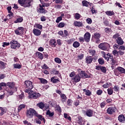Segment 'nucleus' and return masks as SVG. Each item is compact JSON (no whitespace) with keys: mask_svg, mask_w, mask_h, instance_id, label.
<instances>
[{"mask_svg":"<svg viewBox=\"0 0 125 125\" xmlns=\"http://www.w3.org/2000/svg\"><path fill=\"white\" fill-rule=\"evenodd\" d=\"M84 55L83 54H81V55H78L77 57H78V60H82V59H83V58Z\"/></svg>","mask_w":125,"mask_h":125,"instance_id":"49","label":"nucleus"},{"mask_svg":"<svg viewBox=\"0 0 125 125\" xmlns=\"http://www.w3.org/2000/svg\"><path fill=\"white\" fill-rule=\"evenodd\" d=\"M110 86L108 83H106L105 84L103 85V87L104 88H108Z\"/></svg>","mask_w":125,"mask_h":125,"instance_id":"56","label":"nucleus"},{"mask_svg":"<svg viewBox=\"0 0 125 125\" xmlns=\"http://www.w3.org/2000/svg\"><path fill=\"white\" fill-rule=\"evenodd\" d=\"M55 1L56 3H63V0H55Z\"/></svg>","mask_w":125,"mask_h":125,"instance_id":"61","label":"nucleus"},{"mask_svg":"<svg viewBox=\"0 0 125 125\" xmlns=\"http://www.w3.org/2000/svg\"><path fill=\"white\" fill-rule=\"evenodd\" d=\"M81 77H85V78H89L88 75L85 73L84 71H82L81 73H79L78 75H75L74 78L73 79V81L75 83H79L81 81Z\"/></svg>","mask_w":125,"mask_h":125,"instance_id":"1","label":"nucleus"},{"mask_svg":"<svg viewBox=\"0 0 125 125\" xmlns=\"http://www.w3.org/2000/svg\"><path fill=\"white\" fill-rule=\"evenodd\" d=\"M125 73V69L122 67H118L117 69L114 70V74L116 76H119V75H122V74Z\"/></svg>","mask_w":125,"mask_h":125,"instance_id":"4","label":"nucleus"},{"mask_svg":"<svg viewBox=\"0 0 125 125\" xmlns=\"http://www.w3.org/2000/svg\"><path fill=\"white\" fill-rule=\"evenodd\" d=\"M31 2H32V0H25L22 5L23 7H30L31 6Z\"/></svg>","mask_w":125,"mask_h":125,"instance_id":"13","label":"nucleus"},{"mask_svg":"<svg viewBox=\"0 0 125 125\" xmlns=\"http://www.w3.org/2000/svg\"><path fill=\"white\" fill-rule=\"evenodd\" d=\"M109 46H110V45H109L108 43H106V42L101 43L98 45L99 48H100L102 50H107Z\"/></svg>","mask_w":125,"mask_h":125,"instance_id":"5","label":"nucleus"},{"mask_svg":"<svg viewBox=\"0 0 125 125\" xmlns=\"http://www.w3.org/2000/svg\"><path fill=\"white\" fill-rule=\"evenodd\" d=\"M25 87L28 88V89H32L34 86L33 85V83L30 81H25Z\"/></svg>","mask_w":125,"mask_h":125,"instance_id":"6","label":"nucleus"},{"mask_svg":"<svg viewBox=\"0 0 125 125\" xmlns=\"http://www.w3.org/2000/svg\"><path fill=\"white\" fill-rule=\"evenodd\" d=\"M98 62L99 64H101V65H103V64L104 63V60H103V59H99Z\"/></svg>","mask_w":125,"mask_h":125,"instance_id":"53","label":"nucleus"},{"mask_svg":"<svg viewBox=\"0 0 125 125\" xmlns=\"http://www.w3.org/2000/svg\"><path fill=\"white\" fill-rule=\"evenodd\" d=\"M62 18L61 17H59L57 18L56 22V23H59V22H60V21H62Z\"/></svg>","mask_w":125,"mask_h":125,"instance_id":"59","label":"nucleus"},{"mask_svg":"<svg viewBox=\"0 0 125 125\" xmlns=\"http://www.w3.org/2000/svg\"><path fill=\"white\" fill-rule=\"evenodd\" d=\"M51 74L52 75H58L59 71L56 70L55 69H53L51 70Z\"/></svg>","mask_w":125,"mask_h":125,"instance_id":"32","label":"nucleus"},{"mask_svg":"<svg viewBox=\"0 0 125 125\" xmlns=\"http://www.w3.org/2000/svg\"><path fill=\"white\" fill-rule=\"evenodd\" d=\"M41 94L38 92H34L29 94V97L32 99H37V98H39Z\"/></svg>","mask_w":125,"mask_h":125,"instance_id":"7","label":"nucleus"},{"mask_svg":"<svg viewBox=\"0 0 125 125\" xmlns=\"http://www.w3.org/2000/svg\"><path fill=\"white\" fill-rule=\"evenodd\" d=\"M13 67L14 69H21L22 65L19 63H16L13 64Z\"/></svg>","mask_w":125,"mask_h":125,"instance_id":"30","label":"nucleus"},{"mask_svg":"<svg viewBox=\"0 0 125 125\" xmlns=\"http://www.w3.org/2000/svg\"><path fill=\"white\" fill-rule=\"evenodd\" d=\"M61 101H62V103H64V102H66V101H67V97L66 96L65 94H61Z\"/></svg>","mask_w":125,"mask_h":125,"instance_id":"18","label":"nucleus"},{"mask_svg":"<svg viewBox=\"0 0 125 125\" xmlns=\"http://www.w3.org/2000/svg\"><path fill=\"white\" fill-rule=\"evenodd\" d=\"M83 91H84V92H85V95L87 96H90L91 95V91H90L89 90H87L86 89H84L83 90Z\"/></svg>","mask_w":125,"mask_h":125,"instance_id":"26","label":"nucleus"},{"mask_svg":"<svg viewBox=\"0 0 125 125\" xmlns=\"http://www.w3.org/2000/svg\"><path fill=\"white\" fill-rule=\"evenodd\" d=\"M117 43L118 44H119V45H123V44L125 42H124V41L123 39H122V38H119L118 39H116Z\"/></svg>","mask_w":125,"mask_h":125,"instance_id":"21","label":"nucleus"},{"mask_svg":"<svg viewBox=\"0 0 125 125\" xmlns=\"http://www.w3.org/2000/svg\"><path fill=\"white\" fill-rule=\"evenodd\" d=\"M39 81H40L41 83L43 84H45L47 83V81L43 78H39Z\"/></svg>","mask_w":125,"mask_h":125,"instance_id":"34","label":"nucleus"},{"mask_svg":"<svg viewBox=\"0 0 125 125\" xmlns=\"http://www.w3.org/2000/svg\"><path fill=\"white\" fill-rule=\"evenodd\" d=\"M5 65H6V63H4L3 62H0V66L2 69H4V67H5Z\"/></svg>","mask_w":125,"mask_h":125,"instance_id":"46","label":"nucleus"},{"mask_svg":"<svg viewBox=\"0 0 125 125\" xmlns=\"http://www.w3.org/2000/svg\"><path fill=\"white\" fill-rule=\"evenodd\" d=\"M55 110L57 111V112H59V113H61V112H62V109H61V107L58 105L56 106Z\"/></svg>","mask_w":125,"mask_h":125,"instance_id":"39","label":"nucleus"},{"mask_svg":"<svg viewBox=\"0 0 125 125\" xmlns=\"http://www.w3.org/2000/svg\"><path fill=\"white\" fill-rule=\"evenodd\" d=\"M76 121L79 124V125H83V123L84 124V122H83V118L81 116H79L76 118Z\"/></svg>","mask_w":125,"mask_h":125,"instance_id":"17","label":"nucleus"},{"mask_svg":"<svg viewBox=\"0 0 125 125\" xmlns=\"http://www.w3.org/2000/svg\"><path fill=\"white\" fill-rule=\"evenodd\" d=\"M37 113V111H36L34 109L30 108L27 110L26 116L27 118L31 119V118H33L34 115L36 116Z\"/></svg>","mask_w":125,"mask_h":125,"instance_id":"2","label":"nucleus"},{"mask_svg":"<svg viewBox=\"0 0 125 125\" xmlns=\"http://www.w3.org/2000/svg\"><path fill=\"white\" fill-rule=\"evenodd\" d=\"M85 62L87 64H90L91 62L93 61V58L91 56H87L85 58Z\"/></svg>","mask_w":125,"mask_h":125,"instance_id":"16","label":"nucleus"},{"mask_svg":"<svg viewBox=\"0 0 125 125\" xmlns=\"http://www.w3.org/2000/svg\"><path fill=\"white\" fill-rule=\"evenodd\" d=\"M51 82H52L53 83H56L58 82H59V79H55V77H53L51 78Z\"/></svg>","mask_w":125,"mask_h":125,"instance_id":"31","label":"nucleus"},{"mask_svg":"<svg viewBox=\"0 0 125 125\" xmlns=\"http://www.w3.org/2000/svg\"><path fill=\"white\" fill-rule=\"evenodd\" d=\"M49 46L52 47H56V45H57V43L56 42V40L55 39H52L49 41Z\"/></svg>","mask_w":125,"mask_h":125,"instance_id":"10","label":"nucleus"},{"mask_svg":"<svg viewBox=\"0 0 125 125\" xmlns=\"http://www.w3.org/2000/svg\"><path fill=\"white\" fill-rule=\"evenodd\" d=\"M74 26L77 27H83V23L81 21H76L74 23Z\"/></svg>","mask_w":125,"mask_h":125,"instance_id":"23","label":"nucleus"},{"mask_svg":"<svg viewBox=\"0 0 125 125\" xmlns=\"http://www.w3.org/2000/svg\"><path fill=\"white\" fill-rule=\"evenodd\" d=\"M116 107H110L107 108L106 112L109 115H112V114H114L116 112Z\"/></svg>","mask_w":125,"mask_h":125,"instance_id":"9","label":"nucleus"},{"mask_svg":"<svg viewBox=\"0 0 125 125\" xmlns=\"http://www.w3.org/2000/svg\"><path fill=\"white\" fill-rule=\"evenodd\" d=\"M10 44H11V48L12 49H16V48H19L20 47V43L17 42V41L14 40H12L10 42Z\"/></svg>","mask_w":125,"mask_h":125,"instance_id":"3","label":"nucleus"},{"mask_svg":"<svg viewBox=\"0 0 125 125\" xmlns=\"http://www.w3.org/2000/svg\"><path fill=\"white\" fill-rule=\"evenodd\" d=\"M88 52L90 54V55H92V56H94V55H95V50H92V49H90L88 51Z\"/></svg>","mask_w":125,"mask_h":125,"instance_id":"38","label":"nucleus"},{"mask_svg":"<svg viewBox=\"0 0 125 125\" xmlns=\"http://www.w3.org/2000/svg\"><path fill=\"white\" fill-rule=\"evenodd\" d=\"M35 28H37V29H40V30H42V25L40 24H36L34 25Z\"/></svg>","mask_w":125,"mask_h":125,"instance_id":"42","label":"nucleus"},{"mask_svg":"<svg viewBox=\"0 0 125 125\" xmlns=\"http://www.w3.org/2000/svg\"><path fill=\"white\" fill-rule=\"evenodd\" d=\"M85 115L87 117H92L93 116V110L91 109H87L85 112Z\"/></svg>","mask_w":125,"mask_h":125,"instance_id":"14","label":"nucleus"},{"mask_svg":"<svg viewBox=\"0 0 125 125\" xmlns=\"http://www.w3.org/2000/svg\"><path fill=\"white\" fill-rule=\"evenodd\" d=\"M107 92L109 95H112L113 94V90L111 88H109L107 89Z\"/></svg>","mask_w":125,"mask_h":125,"instance_id":"47","label":"nucleus"},{"mask_svg":"<svg viewBox=\"0 0 125 125\" xmlns=\"http://www.w3.org/2000/svg\"><path fill=\"white\" fill-rule=\"evenodd\" d=\"M86 22L88 24H91L92 23V20L90 18L86 19Z\"/></svg>","mask_w":125,"mask_h":125,"instance_id":"60","label":"nucleus"},{"mask_svg":"<svg viewBox=\"0 0 125 125\" xmlns=\"http://www.w3.org/2000/svg\"><path fill=\"white\" fill-rule=\"evenodd\" d=\"M55 62L58 64H60L61 63V60L59 58H55Z\"/></svg>","mask_w":125,"mask_h":125,"instance_id":"52","label":"nucleus"},{"mask_svg":"<svg viewBox=\"0 0 125 125\" xmlns=\"http://www.w3.org/2000/svg\"><path fill=\"white\" fill-rule=\"evenodd\" d=\"M97 94L98 95H101L102 94V90H98L97 91Z\"/></svg>","mask_w":125,"mask_h":125,"instance_id":"64","label":"nucleus"},{"mask_svg":"<svg viewBox=\"0 0 125 125\" xmlns=\"http://www.w3.org/2000/svg\"><path fill=\"white\" fill-rule=\"evenodd\" d=\"M84 40L86 42H88L90 41V33L87 32L84 35Z\"/></svg>","mask_w":125,"mask_h":125,"instance_id":"11","label":"nucleus"},{"mask_svg":"<svg viewBox=\"0 0 125 125\" xmlns=\"http://www.w3.org/2000/svg\"><path fill=\"white\" fill-rule=\"evenodd\" d=\"M21 22H23V18L21 17H19L17 18L16 20L14 21V23H21Z\"/></svg>","mask_w":125,"mask_h":125,"instance_id":"24","label":"nucleus"},{"mask_svg":"<svg viewBox=\"0 0 125 125\" xmlns=\"http://www.w3.org/2000/svg\"><path fill=\"white\" fill-rule=\"evenodd\" d=\"M118 49H119V50H122V51H125V46L124 45L120 46L118 48Z\"/></svg>","mask_w":125,"mask_h":125,"instance_id":"54","label":"nucleus"},{"mask_svg":"<svg viewBox=\"0 0 125 125\" xmlns=\"http://www.w3.org/2000/svg\"><path fill=\"white\" fill-rule=\"evenodd\" d=\"M81 45V44L80 42H78V41H75L73 43V47H75V48H77V47H79Z\"/></svg>","mask_w":125,"mask_h":125,"instance_id":"29","label":"nucleus"},{"mask_svg":"<svg viewBox=\"0 0 125 125\" xmlns=\"http://www.w3.org/2000/svg\"><path fill=\"white\" fill-rule=\"evenodd\" d=\"M113 89H114V91H115L116 92H118L120 90V88L119 87V86L115 85L113 87Z\"/></svg>","mask_w":125,"mask_h":125,"instance_id":"50","label":"nucleus"},{"mask_svg":"<svg viewBox=\"0 0 125 125\" xmlns=\"http://www.w3.org/2000/svg\"><path fill=\"white\" fill-rule=\"evenodd\" d=\"M46 115H47V116H49V117H50V118H52L53 116H54V113L51 112L49 110H48L46 112Z\"/></svg>","mask_w":125,"mask_h":125,"instance_id":"33","label":"nucleus"},{"mask_svg":"<svg viewBox=\"0 0 125 125\" xmlns=\"http://www.w3.org/2000/svg\"><path fill=\"white\" fill-rule=\"evenodd\" d=\"M39 12L40 13H46V10L44 9L41 6H40V8H39Z\"/></svg>","mask_w":125,"mask_h":125,"instance_id":"37","label":"nucleus"},{"mask_svg":"<svg viewBox=\"0 0 125 125\" xmlns=\"http://www.w3.org/2000/svg\"><path fill=\"white\" fill-rule=\"evenodd\" d=\"M36 55L38 56V58H40V59H43V55L40 52H36Z\"/></svg>","mask_w":125,"mask_h":125,"instance_id":"28","label":"nucleus"},{"mask_svg":"<svg viewBox=\"0 0 125 125\" xmlns=\"http://www.w3.org/2000/svg\"><path fill=\"white\" fill-rule=\"evenodd\" d=\"M15 84L13 82H9L7 84V86H9L10 88H11V90H13L14 89V86Z\"/></svg>","mask_w":125,"mask_h":125,"instance_id":"19","label":"nucleus"},{"mask_svg":"<svg viewBox=\"0 0 125 125\" xmlns=\"http://www.w3.org/2000/svg\"><path fill=\"white\" fill-rule=\"evenodd\" d=\"M118 120L119 122H121V123H125V116L123 115H119L118 117Z\"/></svg>","mask_w":125,"mask_h":125,"instance_id":"22","label":"nucleus"},{"mask_svg":"<svg viewBox=\"0 0 125 125\" xmlns=\"http://www.w3.org/2000/svg\"><path fill=\"white\" fill-rule=\"evenodd\" d=\"M104 32L107 34V35H111L112 33V29L109 28V27H106L104 28Z\"/></svg>","mask_w":125,"mask_h":125,"instance_id":"20","label":"nucleus"},{"mask_svg":"<svg viewBox=\"0 0 125 125\" xmlns=\"http://www.w3.org/2000/svg\"><path fill=\"white\" fill-rule=\"evenodd\" d=\"M25 0H18V2L21 6H23Z\"/></svg>","mask_w":125,"mask_h":125,"instance_id":"48","label":"nucleus"},{"mask_svg":"<svg viewBox=\"0 0 125 125\" xmlns=\"http://www.w3.org/2000/svg\"><path fill=\"white\" fill-rule=\"evenodd\" d=\"M82 4H83V6H86V7H87V6H88V5H89V2H88L86 0L83 1Z\"/></svg>","mask_w":125,"mask_h":125,"instance_id":"36","label":"nucleus"},{"mask_svg":"<svg viewBox=\"0 0 125 125\" xmlns=\"http://www.w3.org/2000/svg\"><path fill=\"white\" fill-rule=\"evenodd\" d=\"M5 113H6V109L1 107V109L0 110V116H2L4 114H5Z\"/></svg>","mask_w":125,"mask_h":125,"instance_id":"27","label":"nucleus"},{"mask_svg":"<svg viewBox=\"0 0 125 125\" xmlns=\"http://www.w3.org/2000/svg\"><path fill=\"white\" fill-rule=\"evenodd\" d=\"M74 17H75V19H76V20H79V19L81 18V16L79 13H76Z\"/></svg>","mask_w":125,"mask_h":125,"instance_id":"44","label":"nucleus"},{"mask_svg":"<svg viewBox=\"0 0 125 125\" xmlns=\"http://www.w3.org/2000/svg\"><path fill=\"white\" fill-rule=\"evenodd\" d=\"M57 42L59 45H62V41L61 40H57Z\"/></svg>","mask_w":125,"mask_h":125,"instance_id":"62","label":"nucleus"},{"mask_svg":"<svg viewBox=\"0 0 125 125\" xmlns=\"http://www.w3.org/2000/svg\"><path fill=\"white\" fill-rule=\"evenodd\" d=\"M42 69H43L44 70H48L49 69V67L47 66V65L46 64H44L42 66Z\"/></svg>","mask_w":125,"mask_h":125,"instance_id":"51","label":"nucleus"},{"mask_svg":"<svg viewBox=\"0 0 125 125\" xmlns=\"http://www.w3.org/2000/svg\"><path fill=\"white\" fill-rule=\"evenodd\" d=\"M93 37L96 40H99V39H100V34H99V33H95Z\"/></svg>","mask_w":125,"mask_h":125,"instance_id":"41","label":"nucleus"},{"mask_svg":"<svg viewBox=\"0 0 125 125\" xmlns=\"http://www.w3.org/2000/svg\"><path fill=\"white\" fill-rule=\"evenodd\" d=\"M101 70L102 72H103V73H106V69L105 67H104V66L101 67Z\"/></svg>","mask_w":125,"mask_h":125,"instance_id":"57","label":"nucleus"},{"mask_svg":"<svg viewBox=\"0 0 125 125\" xmlns=\"http://www.w3.org/2000/svg\"><path fill=\"white\" fill-rule=\"evenodd\" d=\"M105 13L107 16H113V15H115V13L112 11H107L105 12Z\"/></svg>","mask_w":125,"mask_h":125,"instance_id":"25","label":"nucleus"},{"mask_svg":"<svg viewBox=\"0 0 125 125\" xmlns=\"http://www.w3.org/2000/svg\"><path fill=\"white\" fill-rule=\"evenodd\" d=\"M33 33L35 36H36V37H39V36H41L42 31H41L40 29L34 28L33 30Z\"/></svg>","mask_w":125,"mask_h":125,"instance_id":"12","label":"nucleus"},{"mask_svg":"<svg viewBox=\"0 0 125 125\" xmlns=\"http://www.w3.org/2000/svg\"><path fill=\"white\" fill-rule=\"evenodd\" d=\"M118 54H119V55H121V56L124 55V54H125V51H122L120 50L118 51Z\"/></svg>","mask_w":125,"mask_h":125,"instance_id":"58","label":"nucleus"},{"mask_svg":"<svg viewBox=\"0 0 125 125\" xmlns=\"http://www.w3.org/2000/svg\"><path fill=\"white\" fill-rule=\"evenodd\" d=\"M66 42L68 43V44H72L74 42H75V39H71L70 40H68L66 41Z\"/></svg>","mask_w":125,"mask_h":125,"instance_id":"35","label":"nucleus"},{"mask_svg":"<svg viewBox=\"0 0 125 125\" xmlns=\"http://www.w3.org/2000/svg\"><path fill=\"white\" fill-rule=\"evenodd\" d=\"M24 32V28L22 27H19L17 30L15 31V34L16 35H19V36H22Z\"/></svg>","mask_w":125,"mask_h":125,"instance_id":"8","label":"nucleus"},{"mask_svg":"<svg viewBox=\"0 0 125 125\" xmlns=\"http://www.w3.org/2000/svg\"><path fill=\"white\" fill-rule=\"evenodd\" d=\"M25 104H21L19 107H18V111L20 112V111H21L22 109H24L25 108Z\"/></svg>","mask_w":125,"mask_h":125,"instance_id":"43","label":"nucleus"},{"mask_svg":"<svg viewBox=\"0 0 125 125\" xmlns=\"http://www.w3.org/2000/svg\"><path fill=\"white\" fill-rule=\"evenodd\" d=\"M35 117H37L38 120H40L42 121H43L44 123H45V119L43 118L42 115L38 114V112L36 114Z\"/></svg>","mask_w":125,"mask_h":125,"instance_id":"15","label":"nucleus"},{"mask_svg":"<svg viewBox=\"0 0 125 125\" xmlns=\"http://www.w3.org/2000/svg\"><path fill=\"white\" fill-rule=\"evenodd\" d=\"M65 25H66V23H65L64 22H60L58 27L59 28H63V27L65 26Z\"/></svg>","mask_w":125,"mask_h":125,"instance_id":"45","label":"nucleus"},{"mask_svg":"<svg viewBox=\"0 0 125 125\" xmlns=\"http://www.w3.org/2000/svg\"><path fill=\"white\" fill-rule=\"evenodd\" d=\"M79 40L80 42H84V38H83V37H80Z\"/></svg>","mask_w":125,"mask_h":125,"instance_id":"63","label":"nucleus"},{"mask_svg":"<svg viewBox=\"0 0 125 125\" xmlns=\"http://www.w3.org/2000/svg\"><path fill=\"white\" fill-rule=\"evenodd\" d=\"M37 106L38 107H39L40 109H43V108L44 107V104L42 103H40L38 104Z\"/></svg>","mask_w":125,"mask_h":125,"instance_id":"40","label":"nucleus"},{"mask_svg":"<svg viewBox=\"0 0 125 125\" xmlns=\"http://www.w3.org/2000/svg\"><path fill=\"white\" fill-rule=\"evenodd\" d=\"M121 37L119 35V34H116L114 35H113V39H115V40H118L119 38H120Z\"/></svg>","mask_w":125,"mask_h":125,"instance_id":"55","label":"nucleus"}]
</instances>
